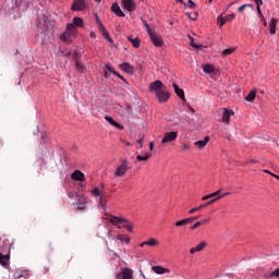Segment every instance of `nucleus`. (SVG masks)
Listing matches in <instances>:
<instances>
[{"label":"nucleus","mask_w":279,"mask_h":279,"mask_svg":"<svg viewBox=\"0 0 279 279\" xmlns=\"http://www.w3.org/2000/svg\"><path fill=\"white\" fill-rule=\"evenodd\" d=\"M203 71H204V73H208V74L215 73V65H213V64H205L203 66Z\"/></svg>","instance_id":"nucleus-27"},{"label":"nucleus","mask_w":279,"mask_h":279,"mask_svg":"<svg viewBox=\"0 0 279 279\" xmlns=\"http://www.w3.org/2000/svg\"><path fill=\"white\" fill-rule=\"evenodd\" d=\"M226 195H230V193H226V194H223L222 196H220V197H226Z\"/></svg>","instance_id":"nucleus-62"},{"label":"nucleus","mask_w":279,"mask_h":279,"mask_svg":"<svg viewBox=\"0 0 279 279\" xmlns=\"http://www.w3.org/2000/svg\"><path fill=\"white\" fill-rule=\"evenodd\" d=\"M89 36H90V38H95V33L94 32H92L90 34H89Z\"/></svg>","instance_id":"nucleus-58"},{"label":"nucleus","mask_w":279,"mask_h":279,"mask_svg":"<svg viewBox=\"0 0 279 279\" xmlns=\"http://www.w3.org/2000/svg\"><path fill=\"white\" fill-rule=\"evenodd\" d=\"M111 11L114 12L117 16H120L121 19L125 16V13H123L121 7H119V3L117 2L111 5Z\"/></svg>","instance_id":"nucleus-16"},{"label":"nucleus","mask_w":279,"mask_h":279,"mask_svg":"<svg viewBox=\"0 0 279 279\" xmlns=\"http://www.w3.org/2000/svg\"><path fill=\"white\" fill-rule=\"evenodd\" d=\"M191 45L192 47H194L195 49H199V46L197 44H195V39H191Z\"/></svg>","instance_id":"nucleus-49"},{"label":"nucleus","mask_w":279,"mask_h":279,"mask_svg":"<svg viewBox=\"0 0 279 279\" xmlns=\"http://www.w3.org/2000/svg\"><path fill=\"white\" fill-rule=\"evenodd\" d=\"M117 77H119L120 80H122L123 82H125V77H123L121 74L116 75Z\"/></svg>","instance_id":"nucleus-56"},{"label":"nucleus","mask_w":279,"mask_h":279,"mask_svg":"<svg viewBox=\"0 0 279 279\" xmlns=\"http://www.w3.org/2000/svg\"><path fill=\"white\" fill-rule=\"evenodd\" d=\"M151 158V154H146L145 156L137 155L136 160L138 162L147 161Z\"/></svg>","instance_id":"nucleus-30"},{"label":"nucleus","mask_w":279,"mask_h":279,"mask_svg":"<svg viewBox=\"0 0 279 279\" xmlns=\"http://www.w3.org/2000/svg\"><path fill=\"white\" fill-rule=\"evenodd\" d=\"M72 180H75L76 182H84V180H86V177L83 174L82 171L80 170H75L72 174H71Z\"/></svg>","instance_id":"nucleus-15"},{"label":"nucleus","mask_w":279,"mask_h":279,"mask_svg":"<svg viewBox=\"0 0 279 279\" xmlns=\"http://www.w3.org/2000/svg\"><path fill=\"white\" fill-rule=\"evenodd\" d=\"M230 117H234V111L232 109H223L221 121L222 123H230Z\"/></svg>","instance_id":"nucleus-9"},{"label":"nucleus","mask_w":279,"mask_h":279,"mask_svg":"<svg viewBox=\"0 0 279 279\" xmlns=\"http://www.w3.org/2000/svg\"><path fill=\"white\" fill-rule=\"evenodd\" d=\"M202 221V226H204V223H209L210 222V218H205Z\"/></svg>","instance_id":"nucleus-51"},{"label":"nucleus","mask_w":279,"mask_h":279,"mask_svg":"<svg viewBox=\"0 0 279 279\" xmlns=\"http://www.w3.org/2000/svg\"><path fill=\"white\" fill-rule=\"evenodd\" d=\"M122 223H124L123 228H125L128 231H130V232L134 231V225L131 223L130 220L125 219V221H123Z\"/></svg>","instance_id":"nucleus-28"},{"label":"nucleus","mask_w":279,"mask_h":279,"mask_svg":"<svg viewBox=\"0 0 279 279\" xmlns=\"http://www.w3.org/2000/svg\"><path fill=\"white\" fill-rule=\"evenodd\" d=\"M128 160H124L121 166H119L114 172L116 178H123L128 173Z\"/></svg>","instance_id":"nucleus-7"},{"label":"nucleus","mask_w":279,"mask_h":279,"mask_svg":"<svg viewBox=\"0 0 279 279\" xmlns=\"http://www.w3.org/2000/svg\"><path fill=\"white\" fill-rule=\"evenodd\" d=\"M177 1H179V3L184 4V0H177Z\"/></svg>","instance_id":"nucleus-61"},{"label":"nucleus","mask_w":279,"mask_h":279,"mask_svg":"<svg viewBox=\"0 0 279 279\" xmlns=\"http://www.w3.org/2000/svg\"><path fill=\"white\" fill-rule=\"evenodd\" d=\"M105 69H107V71H109L113 75H119L118 71L114 70V66H112L110 63H106L105 64Z\"/></svg>","instance_id":"nucleus-32"},{"label":"nucleus","mask_w":279,"mask_h":279,"mask_svg":"<svg viewBox=\"0 0 279 279\" xmlns=\"http://www.w3.org/2000/svg\"><path fill=\"white\" fill-rule=\"evenodd\" d=\"M119 68L121 69V71H123L124 73H128L129 75H134V68L132 66V64L124 62L122 64L119 65Z\"/></svg>","instance_id":"nucleus-11"},{"label":"nucleus","mask_w":279,"mask_h":279,"mask_svg":"<svg viewBox=\"0 0 279 279\" xmlns=\"http://www.w3.org/2000/svg\"><path fill=\"white\" fill-rule=\"evenodd\" d=\"M149 93H154L157 97V101L159 104H167L171 98V94L167 92V86L162 83V81L157 80L149 84Z\"/></svg>","instance_id":"nucleus-1"},{"label":"nucleus","mask_w":279,"mask_h":279,"mask_svg":"<svg viewBox=\"0 0 279 279\" xmlns=\"http://www.w3.org/2000/svg\"><path fill=\"white\" fill-rule=\"evenodd\" d=\"M101 34H102L104 38H106V40H112L110 38V35L108 34V31H104Z\"/></svg>","instance_id":"nucleus-47"},{"label":"nucleus","mask_w":279,"mask_h":279,"mask_svg":"<svg viewBox=\"0 0 279 279\" xmlns=\"http://www.w3.org/2000/svg\"><path fill=\"white\" fill-rule=\"evenodd\" d=\"M70 25H74V29H77V27H84V20L76 16L73 19V23H70Z\"/></svg>","instance_id":"nucleus-20"},{"label":"nucleus","mask_w":279,"mask_h":279,"mask_svg":"<svg viewBox=\"0 0 279 279\" xmlns=\"http://www.w3.org/2000/svg\"><path fill=\"white\" fill-rule=\"evenodd\" d=\"M245 8H252V4H242L241 7H239L238 11L239 12H244Z\"/></svg>","instance_id":"nucleus-44"},{"label":"nucleus","mask_w":279,"mask_h":279,"mask_svg":"<svg viewBox=\"0 0 279 279\" xmlns=\"http://www.w3.org/2000/svg\"><path fill=\"white\" fill-rule=\"evenodd\" d=\"M270 278H279V268L275 269V270L270 274Z\"/></svg>","instance_id":"nucleus-43"},{"label":"nucleus","mask_w":279,"mask_h":279,"mask_svg":"<svg viewBox=\"0 0 279 279\" xmlns=\"http://www.w3.org/2000/svg\"><path fill=\"white\" fill-rule=\"evenodd\" d=\"M194 218L190 217V218H185V226H189V223H193Z\"/></svg>","instance_id":"nucleus-48"},{"label":"nucleus","mask_w":279,"mask_h":279,"mask_svg":"<svg viewBox=\"0 0 279 279\" xmlns=\"http://www.w3.org/2000/svg\"><path fill=\"white\" fill-rule=\"evenodd\" d=\"M99 204L104 210H106V199L104 198V195L99 196Z\"/></svg>","instance_id":"nucleus-39"},{"label":"nucleus","mask_w":279,"mask_h":279,"mask_svg":"<svg viewBox=\"0 0 279 279\" xmlns=\"http://www.w3.org/2000/svg\"><path fill=\"white\" fill-rule=\"evenodd\" d=\"M75 66H76V71H78L80 73L84 71V65H82V62L76 61Z\"/></svg>","instance_id":"nucleus-38"},{"label":"nucleus","mask_w":279,"mask_h":279,"mask_svg":"<svg viewBox=\"0 0 279 279\" xmlns=\"http://www.w3.org/2000/svg\"><path fill=\"white\" fill-rule=\"evenodd\" d=\"M175 138H178V132L172 131V132L165 133L161 140V144L165 145L166 143H173Z\"/></svg>","instance_id":"nucleus-6"},{"label":"nucleus","mask_w":279,"mask_h":279,"mask_svg":"<svg viewBox=\"0 0 279 279\" xmlns=\"http://www.w3.org/2000/svg\"><path fill=\"white\" fill-rule=\"evenodd\" d=\"M153 271H155V274H159V275H162V274H169V268H163L162 266H153L151 267Z\"/></svg>","instance_id":"nucleus-22"},{"label":"nucleus","mask_w":279,"mask_h":279,"mask_svg":"<svg viewBox=\"0 0 279 279\" xmlns=\"http://www.w3.org/2000/svg\"><path fill=\"white\" fill-rule=\"evenodd\" d=\"M73 60H75V64H76L77 62H80V60H77V53H74V54H73Z\"/></svg>","instance_id":"nucleus-52"},{"label":"nucleus","mask_w":279,"mask_h":279,"mask_svg":"<svg viewBox=\"0 0 279 279\" xmlns=\"http://www.w3.org/2000/svg\"><path fill=\"white\" fill-rule=\"evenodd\" d=\"M122 277V279H133V271L130 268H124L122 272H119L117 275V278L120 279Z\"/></svg>","instance_id":"nucleus-12"},{"label":"nucleus","mask_w":279,"mask_h":279,"mask_svg":"<svg viewBox=\"0 0 279 279\" xmlns=\"http://www.w3.org/2000/svg\"><path fill=\"white\" fill-rule=\"evenodd\" d=\"M219 193H221V191H216L209 195H205L202 197V201L206 202L207 199H211V197H217V195H219Z\"/></svg>","instance_id":"nucleus-31"},{"label":"nucleus","mask_w":279,"mask_h":279,"mask_svg":"<svg viewBox=\"0 0 279 279\" xmlns=\"http://www.w3.org/2000/svg\"><path fill=\"white\" fill-rule=\"evenodd\" d=\"M77 35V28H75V25L68 24L66 31L62 33L61 40L65 43V45H71L73 43V38Z\"/></svg>","instance_id":"nucleus-2"},{"label":"nucleus","mask_w":279,"mask_h":279,"mask_svg":"<svg viewBox=\"0 0 279 279\" xmlns=\"http://www.w3.org/2000/svg\"><path fill=\"white\" fill-rule=\"evenodd\" d=\"M128 40L130 41V43H132V46L135 48V49H138V47H141V39L138 38V37H132V35L131 36H128Z\"/></svg>","instance_id":"nucleus-23"},{"label":"nucleus","mask_w":279,"mask_h":279,"mask_svg":"<svg viewBox=\"0 0 279 279\" xmlns=\"http://www.w3.org/2000/svg\"><path fill=\"white\" fill-rule=\"evenodd\" d=\"M186 16H189V19H191V21H197V16H198V13L197 12H194V13H185Z\"/></svg>","instance_id":"nucleus-35"},{"label":"nucleus","mask_w":279,"mask_h":279,"mask_svg":"<svg viewBox=\"0 0 279 279\" xmlns=\"http://www.w3.org/2000/svg\"><path fill=\"white\" fill-rule=\"evenodd\" d=\"M270 175H271L272 178H277L278 174L271 172Z\"/></svg>","instance_id":"nucleus-59"},{"label":"nucleus","mask_w":279,"mask_h":279,"mask_svg":"<svg viewBox=\"0 0 279 279\" xmlns=\"http://www.w3.org/2000/svg\"><path fill=\"white\" fill-rule=\"evenodd\" d=\"M209 141H210V137L209 136H205L204 140L195 142L194 145L196 147H198V149H204V147H206V145H208Z\"/></svg>","instance_id":"nucleus-18"},{"label":"nucleus","mask_w":279,"mask_h":279,"mask_svg":"<svg viewBox=\"0 0 279 279\" xmlns=\"http://www.w3.org/2000/svg\"><path fill=\"white\" fill-rule=\"evenodd\" d=\"M174 226L177 228H182V226H186V220L185 219H182V220H179L174 223Z\"/></svg>","instance_id":"nucleus-40"},{"label":"nucleus","mask_w":279,"mask_h":279,"mask_svg":"<svg viewBox=\"0 0 279 279\" xmlns=\"http://www.w3.org/2000/svg\"><path fill=\"white\" fill-rule=\"evenodd\" d=\"M97 26H98V29L99 32H106V26H104V24L100 22V20L98 19L97 20Z\"/></svg>","instance_id":"nucleus-37"},{"label":"nucleus","mask_w":279,"mask_h":279,"mask_svg":"<svg viewBox=\"0 0 279 279\" xmlns=\"http://www.w3.org/2000/svg\"><path fill=\"white\" fill-rule=\"evenodd\" d=\"M88 8L86 0H74L71 7L73 12H84Z\"/></svg>","instance_id":"nucleus-4"},{"label":"nucleus","mask_w":279,"mask_h":279,"mask_svg":"<svg viewBox=\"0 0 279 279\" xmlns=\"http://www.w3.org/2000/svg\"><path fill=\"white\" fill-rule=\"evenodd\" d=\"M270 175H271L272 178H277L278 174L271 172Z\"/></svg>","instance_id":"nucleus-60"},{"label":"nucleus","mask_w":279,"mask_h":279,"mask_svg":"<svg viewBox=\"0 0 279 279\" xmlns=\"http://www.w3.org/2000/svg\"><path fill=\"white\" fill-rule=\"evenodd\" d=\"M258 17L262 19V21H265V16L263 15V11H260V8H256Z\"/></svg>","instance_id":"nucleus-46"},{"label":"nucleus","mask_w":279,"mask_h":279,"mask_svg":"<svg viewBox=\"0 0 279 279\" xmlns=\"http://www.w3.org/2000/svg\"><path fill=\"white\" fill-rule=\"evenodd\" d=\"M149 149H150V151H154V142L149 143Z\"/></svg>","instance_id":"nucleus-53"},{"label":"nucleus","mask_w":279,"mask_h":279,"mask_svg":"<svg viewBox=\"0 0 279 279\" xmlns=\"http://www.w3.org/2000/svg\"><path fill=\"white\" fill-rule=\"evenodd\" d=\"M234 19H236V14H234V13H231V14L225 16V17L218 16V21L220 23V27H223V25H226L230 21H234Z\"/></svg>","instance_id":"nucleus-10"},{"label":"nucleus","mask_w":279,"mask_h":279,"mask_svg":"<svg viewBox=\"0 0 279 279\" xmlns=\"http://www.w3.org/2000/svg\"><path fill=\"white\" fill-rule=\"evenodd\" d=\"M234 53V48H227L222 51V56H232Z\"/></svg>","instance_id":"nucleus-34"},{"label":"nucleus","mask_w":279,"mask_h":279,"mask_svg":"<svg viewBox=\"0 0 279 279\" xmlns=\"http://www.w3.org/2000/svg\"><path fill=\"white\" fill-rule=\"evenodd\" d=\"M92 193L95 195V197H100L101 195V191H99L98 187H94Z\"/></svg>","instance_id":"nucleus-41"},{"label":"nucleus","mask_w":279,"mask_h":279,"mask_svg":"<svg viewBox=\"0 0 279 279\" xmlns=\"http://www.w3.org/2000/svg\"><path fill=\"white\" fill-rule=\"evenodd\" d=\"M192 219H194V221H197V219H199V216H193Z\"/></svg>","instance_id":"nucleus-57"},{"label":"nucleus","mask_w":279,"mask_h":279,"mask_svg":"<svg viewBox=\"0 0 279 279\" xmlns=\"http://www.w3.org/2000/svg\"><path fill=\"white\" fill-rule=\"evenodd\" d=\"M218 199H221V196H217V197L208 201L207 203L199 205L198 207H194V208L190 209L189 215H193L194 213H197V210L208 208V206H211V204H215V202H217Z\"/></svg>","instance_id":"nucleus-5"},{"label":"nucleus","mask_w":279,"mask_h":279,"mask_svg":"<svg viewBox=\"0 0 279 279\" xmlns=\"http://www.w3.org/2000/svg\"><path fill=\"white\" fill-rule=\"evenodd\" d=\"M142 23H143L144 27L146 28L147 34H150L154 32V31H151V27H149V24L145 20L142 19Z\"/></svg>","instance_id":"nucleus-36"},{"label":"nucleus","mask_w":279,"mask_h":279,"mask_svg":"<svg viewBox=\"0 0 279 279\" xmlns=\"http://www.w3.org/2000/svg\"><path fill=\"white\" fill-rule=\"evenodd\" d=\"M148 36L155 47H163L165 40L160 34L153 31L151 33H148Z\"/></svg>","instance_id":"nucleus-3"},{"label":"nucleus","mask_w":279,"mask_h":279,"mask_svg":"<svg viewBox=\"0 0 279 279\" xmlns=\"http://www.w3.org/2000/svg\"><path fill=\"white\" fill-rule=\"evenodd\" d=\"M117 240L120 241V243H130V236L125 234H118Z\"/></svg>","instance_id":"nucleus-26"},{"label":"nucleus","mask_w":279,"mask_h":279,"mask_svg":"<svg viewBox=\"0 0 279 279\" xmlns=\"http://www.w3.org/2000/svg\"><path fill=\"white\" fill-rule=\"evenodd\" d=\"M183 149H184V150L191 149V146H189L187 144H184V145H183Z\"/></svg>","instance_id":"nucleus-54"},{"label":"nucleus","mask_w":279,"mask_h":279,"mask_svg":"<svg viewBox=\"0 0 279 279\" xmlns=\"http://www.w3.org/2000/svg\"><path fill=\"white\" fill-rule=\"evenodd\" d=\"M201 226H202V221H197L190 229L191 230H197V228H199Z\"/></svg>","instance_id":"nucleus-45"},{"label":"nucleus","mask_w":279,"mask_h":279,"mask_svg":"<svg viewBox=\"0 0 279 279\" xmlns=\"http://www.w3.org/2000/svg\"><path fill=\"white\" fill-rule=\"evenodd\" d=\"M276 180H279V175L277 174Z\"/></svg>","instance_id":"nucleus-64"},{"label":"nucleus","mask_w":279,"mask_h":279,"mask_svg":"<svg viewBox=\"0 0 279 279\" xmlns=\"http://www.w3.org/2000/svg\"><path fill=\"white\" fill-rule=\"evenodd\" d=\"M88 204V198L85 195H77L76 207L78 210H84Z\"/></svg>","instance_id":"nucleus-8"},{"label":"nucleus","mask_w":279,"mask_h":279,"mask_svg":"<svg viewBox=\"0 0 279 279\" xmlns=\"http://www.w3.org/2000/svg\"><path fill=\"white\" fill-rule=\"evenodd\" d=\"M9 260H10V256L3 255L0 253V265H2V267H5Z\"/></svg>","instance_id":"nucleus-29"},{"label":"nucleus","mask_w":279,"mask_h":279,"mask_svg":"<svg viewBox=\"0 0 279 279\" xmlns=\"http://www.w3.org/2000/svg\"><path fill=\"white\" fill-rule=\"evenodd\" d=\"M105 120L110 123V125H113V128H117V130H123V125H121L119 122L114 121L112 117L107 116L105 117Z\"/></svg>","instance_id":"nucleus-19"},{"label":"nucleus","mask_w":279,"mask_h":279,"mask_svg":"<svg viewBox=\"0 0 279 279\" xmlns=\"http://www.w3.org/2000/svg\"><path fill=\"white\" fill-rule=\"evenodd\" d=\"M109 221L110 223H112V226H119V223H123V221H126V220L121 217L111 216V218H109Z\"/></svg>","instance_id":"nucleus-24"},{"label":"nucleus","mask_w":279,"mask_h":279,"mask_svg":"<svg viewBox=\"0 0 279 279\" xmlns=\"http://www.w3.org/2000/svg\"><path fill=\"white\" fill-rule=\"evenodd\" d=\"M264 25H265V27H267V21H264Z\"/></svg>","instance_id":"nucleus-63"},{"label":"nucleus","mask_w":279,"mask_h":279,"mask_svg":"<svg viewBox=\"0 0 279 279\" xmlns=\"http://www.w3.org/2000/svg\"><path fill=\"white\" fill-rule=\"evenodd\" d=\"M137 143L140 145V149H143V137H141L140 140H137Z\"/></svg>","instance_id":"nucleus-50"},{"label":"nucleus","mask_w":279,"mask_h":279,"mask_svg":"<svg viewBox=\"0 0 279 279\" xmlns=\"http://www.w3.org/2000/svg\"><path fill=\"white\" fill-rule=\"evenodd\" d=\"M208 245L206 242H201L196 247H192L190 250V254H195L196 252H202L204 251V247Z\"/></svg>","instance_id":"nucleus-21"},{"label":"nucleus","mask_w":279,"mask_h":279,"mask_svg":"<svg viewBox=\"0 0 279 279\" xmlns=\"http://www.w3.org/2000/svg\"><path fill=\"white\" fill-rule=\"evenodd\" d=\"M245 99L246 101H254V99H256V92H251Z\"/></svg>","instance_id":"nucleus-33"},{"label":"nucleus","mask_w":279,"mask_h":279,"mask_svg":"<svg viewBox=\"0 0 279 279\" xmlns=\"http://www.w3.org/2000/svg\"><path fill=\"white\" fill-rule=\"evenodd\" d=\"M122 3L128 12H134V10H136V2H134V0H122Z\"/></svg>","instance_id":"nucleus-13"},{"label":"nucleus","mask_w":279,"mask_h":279,"mask_svg":"<svg viewBox=\"0 0 279 279\" xmlns=\"http://www.w3.org/2000/svg\"><path fill=\"white\" fill-rule=\"evenodd\" d=\"M277 25H278V20H276V17H272L271 20H270V28H269V33L270 34H276V27H277Z\"/></svg>","instance_id":"nucleus-25"},{"label":"nucleus","mask_w":279,"mask_h":279,"mask_svg":"<svg viewBox=\"0 0 279 279\" xmlns=\"http://www.w3.org/2000/svg\"><path fill=\"white\" fill-rule=\"evenodd\" d=\"M187 8H190L191 10H194V8H197V4H195V2H193V0H189Z\"/></svg>","instance_id":"nucleus-42"},{"label":"nucleus","mask_w":279,"mask_h":279,"mask_svg":"<svg viewBox=\"0 0 279 279\" xmlns=\"http://www.w3.org/2000/svg\"><path fill=\"white\" fill-rule=\"evenodd\" d=\"M172 88L174 89L175 95L182 100L186 101V97L184 96V89L179 88L178 84L173 83Z\"/></svg>","instance_id":"nucleus-14"},{"label":"nucleus","mask_w":279,"mask_h":279,"mask_svg":"<svg viewBox=\"0 0 279 279\" xmlns=\"http://www.w3.org/2000/svg\"><path fill=\"white\" fill-rule=\"evenodd\" d=\"M264 173H268V175H271V171L267 170V169H264L263 170Z\"/></svg>","instance_id":"nucleus-55"},{"label":"nucleus","mask_w":279,"mask_h":279,"mask_svg":"<svg viewBox=\"0 0 279 279\" xmlns=\"http://www.w3.org/2000/svg\"><path fill=\"white\" fill-rule=\"evenodd\" d=\"M160 243L158 242V240L150 238L148 241H144L140 244V247H143L144 245H148L149 247H156L158 246Z\"/></svg>","instance_id":"nucleus-17"}]
</instances>
